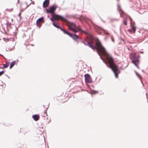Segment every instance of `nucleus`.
Segmentation results:
<instances>
[{
    "label": "nucleus",
    "instance_id": "f257e3e1",
    "mask_svg": "<svg viewBox=\"0 0 148 148\" xmlns=\"http://www.w3.org/2000/svg\"><path fill=\"white\" fill-rule=\"evenodd\" d=\"M93 43L92 40L90 42L85 41L83 42L85 45H88L93 49H95L100 58L103 62L107 65V63L109 64V67L114 72L115 77H118V74L120 73V71L117 66L114 63L112 57L107 53L105 49L102 46L99 41L96 42L95 46H93L92 44Z\"/></svg>",
    "mask_w": 148,
    "mask_h": 148
},
{
    "label": "nucleus",
    "instance_id": "f03ea898",
    "mask_svg": "<svg viewBox=\"0 0 148 148\" xmlns=\"http://www.w3.org/2000/svg\"><path fill=\"white\" fill-rule=\"evenodd\" d=\"M51 15L52 17L50 19L53 22L55 21H58L59 19H60L62 21L65 22L69 28L75 33L80 31L82 32H84L85 34L86 33V32L82 30L80 27H77L74 23L69 21L62 16L56 14Z\"/></svg>",
    "mask_w": 148,
    "mask_h": 148
},
{
    "label": "nucleus",
    "instance_id": "7ed1b4c3",
    "mask_svg": "<svg viewBox=\"0 0 148 148\" xmlns=\"http://www.w3.org/2000/svg\"><path fill=\"white\" fill-rule=\"evenodd\" d=\"M130 58L132 62L138 69H139L138 66L137 65V64L139 62L138 60V58L139 57V56L135 53H132L130 54Z\"/></svg>",
    "mask_w": 148,
    "mask_h": 148
},
{
    "label": "nucleus",
    "instance_id": "20e7f679",
    "mask_svg": "<svg viewBox=\"0 0 148 148\" xmlns=\"http://www.w3.org/2000/svg\"><path fill=\"white\" fill-rule=\"evenodd\" d=\"M118 10L120 14V16L121 17H123L124 19V21L123 22V23L125 25H127V17L125 15L123 14V16L121 15V13H122V11L121 9V7L119 5H118Z\"/></svg>",
    "mask_w": 148,
    "mask_h": 148
},
{
    "label": "nucleus",
    "instance_id": "39448f33",
    "mask_svg": "<svg viewBox=\"0 0 148 148\" xmlns=\"http://www.w3.org/2000/svg\"><path fill=\"white\" fill-rule=\"evenodd\" d=\"M64 34H66L68 35L70 37L72 38L73 39L75 40L77 39H80V38L79 36L78 35H76L75 34L73 35H72L71 34L69 33L67 31H66L65 29L63 31Z\"/></svg>",
    "mask_w": 148,
    "mask_h": 148
},
{
    "label": "nucleus",
    "instance_id": "423d86ee",
    "mask_svg": "<svg viewBox=\"0 0 148 148\" xmlns=\"http://www.w3.org/2000/svg\"><path fill=\"white\" fill-rule=\"evenodd\" d=\"M56 9V7L53 5L49 8V9H46V12L47 13H50L51 14H55L54 13Z\"/></svg>",
    "mask_w": 148,
    "mask_h": 148
},
{
    "label": "nucleus",
    "instance_id": "0eeeda50",
    "mask_svg": "<svg viewBox=\"0 0 148 148\" xmlns=\"http://www.w3.org/2000/svg\"><path fill=\"white\" fill-rule=\"evenodd\" d=\"M84 77L86 82H87L89 83H91L92 82V79L89 74H86L85 75Z\"/></svg>",
    "mask_w": 148,
    "mask_h": 148
},
{
    "label": "nucleus",
    "instance_id": "6e6552de",
    "mask_svg": "<svg viewBox=\"0 0 148 148\" xmlns=\"http://www.w3.org/2000/svg\"><path fill=\"white\" fill-rule=\"evenodd\" d=\"M49 0H45L43 3V7L44 8L47 7L49 5Z\"/></svg>",
    "mask_w": 148,
    "mask_h": 148
},
{
    "label": "nucleus",
    "instance_id": "1a4fd4ad",
    "mask_svg": "<svg viewBox=\"0 0 148 148\" xmlns=\"http://www.w3.org/2000/svg\"><path fill=\"white\" fill-rule=\"evenodd\" d=\"M128 31L131 33H135L136 30V27L134 25L132 27V29H128Z\"/></svg>",
    "mask_w": 148,
    "mask_h": 148
},
{
    "label": "nucleus",
    "instance_id": "9d476101",
    "mask_svg": "<svg viewBox=\"0 0 148 148\" xmlns=\"http://www.w3.org/2000/svg\"><path fill=\"white\" fill-rule=\"evenodd\" d=\"M32 118L34 121H37L39 119V116L38 114H35L32 116Z\"/></svg>",
    "mask_w": 148,
    "mask_h": 148
},
{
    "label": "nucleus",
    "instance_id": "9b49d317",
    "mask_svg": "<svg viewBox=\"0 0 148 148\" xmlns=\"http://www.w3.org/2000/svg\"><path fill=\"white\" fill-rule=\"evenodd\" d=\"M52 24L56 27L59 29L60 28V27L58 25V23L57 22H55L52 23Z\"/></svg>",
    "mask_w": 148,
    "mask_h": 148
},
{
    "label": "nucleus",
    "instance_id": "f8f14e48",
    "mask_svg": "<svg viewBox=\"0 0 148 148\" xmlns=\"http://www.w3.org/2000/svg\"><path fill=\"white\" fill-rule=\"evenodd\" d=\"M16 61H13L11 63L10 66V69H11L13 66L16 63Z\"/></svg>",
    "mask_w": 148,
    "mask_h": 148
},
{
    "label": "nucleus",
    "instance_id": "ddd939ff",
    "mask_svg": "<svg viewBox=\"0 0 148 148\" xmlns=\"http://www.w3.org/2000/svg\"><path fill=\"white\" fill-rule=\"evenodd\" d=\"M23 131H24V133H27L29 131V130L28 129L26 128H25L24 129Z\"/></svg>",
    "mask_w": 148,
    "mask_h": 148
},
{
    "label": "nucleus",
    "instance_id": "4468645a",
    "mask_svg": "<svg viewBox=\"0 0 148 148\" xmlns=\"http://www.w3.org/2000/svg\"><path fill=\"white\" fill-rule=\"evenodd\" d=\"M9 63H6L5 64H4L3 65V68H7L9 65Z\"/></svg>",
    "mask_w": 148,
    "mask_h": 148
},
{
    "label": "nucleus",
    "instance_id": "2eb2a0df",
    "mask_svg": "<svg viewBox=\"0 0 148 148\" xmlns=\"http://www.w3.org/2000/svg\"><path fill=\"white\" fill-rule=\"evenodd\" d=\"M100 28L101 29H102L103 31L104 32V33L105 34L107 35L109 34V33L108 32H106L105 30H104V29H103L101 28Z\"/></svg>",
    "mask_w": 148,
    "mask_h": 148
},
{
    "label": "nucleus",
    "instance_id": "dca6fc26",
    "mask_svg": "<svg viewBox=\"0 0 148 148\" xmlns=\"http://www.w3.org/2000/svg\"><path fill=\"white\" fill-rule=\"evenodd\" d=\"M36 23L38 27H40L41 25H40V22H38V21H37L36 22Z\"/></svg>",
    "mask_w": 148,
    "mask_h": 148
},
{
    "label": "nucleus",
    "instance_id": "f3484780",
    "mask_svg": "<svg viewBox=\"0 0 148 148\" xmlns=\"http://www.w3.org/2000/svg\"><path fill=\"white\" fill-rule=\"evenodd\" d=\"M135 73H136L137 75V77L139 78V79H140L141 77V76L139 75L138 74V73L136 72H135Z\"/></svg>",
    "mask_w": 148,
    "mask_h": 148
},
{
    "label": "nucleus",
    "instance_id": "a211bd4d",
    "mask_svg": "<svg viewBox=\"0 0 148 148\" xmlns=\"http://www.w3.org/2000/svg\"><path fill=\"white\" fill-rule=\"evenodd\" d=\"M135 73H136L137 75V77L139 78V79H140L141 77V76L139 75L138 74V73L136 72H135Z\"/></svg>",
    "mask_w": 148,
    "mask_h": 148
},
{
    "label": "nucleus",
    "instance_id": "6ab92c4d",
    "mask_svg": "<svg viewBox=\"0 0 148 148\" xmlns=\"http://www.w3.org/2000/svg\"><path fill=\"white\" fill-rule=\"evenodd\" d=\"M119 20L116 18H113L111 19V21L112 22H113L114 21H118Z\"/></svg>",
    "mask_w": 148,
    "mask_h": 148
},
{
    "label": "nucleus",
    "instance_id": "aec40b11",
    "mask_svg": "<svg viewBox=\"0 0 148 148\" xmlns=\"http://www.w3.org/2000/svg\"><path fill=\"white\" fill-rule=\"evenodd\" d=\"M91 92L92 94H95L96 93H97V92L94 90H92Z\"/></svg>",
    "mask_w": 148,
    "mask_h": 148
},
{
    "label": "nucleus",
    "instance_id": "412c9836",
    "mask_svg": "<svg viewBox=\"0 0 148 148\" xmlns=\"http://www.w3.org/2000/svg\"><path fill=\"white\" fill-rule=\"evenodd\" d=\"M43 17H42L40 18H39L38 19V20H37L39 22H40V21H41V20H42L43 19Z\"/></svg>",
    "mask_w": 148,
    "mask_h": 148
},
{
    "label": "nucleus",
    "instance_id": "4be33fe9",
    "mask_svg": "<svg viewBox=\"0 0 148 148\" xmlns=\"http://www.w3.org/2000/svg\"><path fill=\"white\" fill-rule=\"evenodd\" d=\"M4 73V71H2L0 72V76L2 75Z\"/></svg>",
    "mask_w": 148,
    "mask_h": 148
},
{
    "label": "nucleus",
    "instance_id": "5701e85b",
    "mask_svg": "<svg viewBox=\"0 0 148 148\" xmlns=\"http://www.w3.org/2000/svg\"><path fill=\"white\" fill-rule=\"evenodd\" d=\"M11 25V23H9L8 22H7V25H8V26H10Z\"/></svg>",
    "mask_w": 148,
    "mask_h": 148
},
{
    "label": "nucleus",
    "instance_id": "b1692460",
    "mask_svg": "<svg viewBox=\"0 0 148 148\" xmlns=\"http://www.w3.org/2000/svg\"><path fill=\"white\" fill-rule=\"evenodd\" d=\"M111 40H112V41H113V42H114V38L112 36H111Z\"/></svg>",
    "mask_w": 148,
    "mask_h": 148
},
{
    "label": "nucleus",
    "instance_id": "393cba45",
    "mask_svg": "<svg viewBox=\"0 0 148 148\" xmlns=\"http://www.w3.org/2000/svg\"><path fill=\"white\" fill-rule=\"evenodd\" d=\"M59 29H60V30H61L63 32L65 30L64 29L60 27V28H59Z\"/></svg>",
    "mask_w": 148,
    "mask_h": 148
},
{
    "label": "nucleus",
    "instance_id": "a878e982",
    "mask_svg": "<svg viewBox=\"0 0 148 148\" xmlns=\"http://www.w3.org/2000/svg\"><path fill=\"white\" fill-rule=\"evenodd\" d=\"M25 4L27 5V7H26V8H27V7H28V6L31 4V3H30L29 5H28V4L27 3H25Z\"/></svg>",
    "mask_w": 148,
    "mask_h": 148
},
{
    "label": "nucleus",
    "instance_id": "bb28decb",
    "mask_svg": "<svg viewBox=\"0 0 148 148\" xmlns=\"http://www.w3.org/2000/svg\"><path fill=\"white\" fill-rule=\"evenodd\" d=\"M130 22L131 23V22H132V19L130 17Z\"/></svg>",
    "mask_w": 148,
    "mask_h": 148
},
{
    "label": "nucleus",
    "instance_id": "cd10ccee",
    "mask_svg": "<svg viewBox=\"0 0 148 148\" xmlns=\"http://www.w3.org/2000/svg\"><path fill=\"white\" fill-rule=\"evenodd\" d=\"M21 13H20L19 14V17L20 18H21Z\"/></svg>",
    "mask_w": 148,
    "mask_h": 148
},
{
    "label": "nucleus",
    "instance_id": "c85d7f7f",
    "mask_svg": "<svg viewBox=\"0 0 148 148\" xmlns=\"http://www.w3.org/2000/svg\"><path fill=\"white\" fill-rule=\"evenodd\" d=\"M140 52L141 53H143V51H140Z\"/></svg>",
    "mask_w": 148,
    "mask_h": 148
},
{
    "label": "nucleus",
    "instance_id": "c756f323",
    "mask_svg": "<svg viewBox=\"0 0 148 148\" xmlns=\"http://www.w3.org/2000/svg\"><path fill=\"white\" fill-rule=\"evenodd\" d=\"M19 0H18V1H17V3H18L19 2Z\"/></svg>",
    "mask_w": 148,
    "mask_h": 148
},
{
    "label": "nucleus",
    "instance_id": "7c9ffc66",
    "mask_svg": "<svg viewBox=\"0 0 148 148\" xmlns=\"http://www.w3.org/2000/svg\"><path fill=\"white\" fill-rule=\"evenodd\" d=\"M13 9H11L10 10V11H12V10Z\"/></svg>",
    "mask_w": 148,
    "mask_h": 148
},
{
    "label": "nucleus",
    "instance_id": "2f4dec72",
    "mask_svg": "<svg viewBox=\"0 0 148 148\" xmlns=\"http://www.w3.org/2000/svg\"><path fill=\"white\" fill-rule=\"evenodd\" d=\"M11 20L12 21H13V19H11Z\"/></svg>",
    "mask_w": 148,
    "mask_h": 148
},
{
    "label": "nucleus",
    "instance_id": "473e14b6",
    "mask_svg": "<svg viewBox=\"0 0 148 148\" xmlns=\"http://www.w3.org/2000/svg\"><path fill=\"white\" fill-rule=\"evenodd\" d=\"M1 69H3L4 68H3V67H1Z\"/></svg>",
    "mask_w": 148,
    "mask_h": 148
},
{
    "label": "nucleus",
    "instance_id": "72a5a7b5",
    "mask_svg": "<svg viewBox=\"0 0 148 148\" xmlns=\"http://www.w3.org/2000/svg\"><path fill=\"white\" fill-rule=\"evenodd\" d=\"M21 12H22V10H21Z\"/></svg>",
    "mask_w": 148,
    "mask_h": 148
},
{
    "label": "nucleus",
    "instance_id": "f704fd0d",
    "mask_svg": "<svg viewBox=\"0 0 148 148\" xmlns=\"http://www.w3.org/2000/svg\"><path fill=\"white\" fill-rule=\"evenodd\" d=\"M31 1H32V0H30Z\"/></svg>",
    "mask_w": 148,
    "mask_h": 148
},
{
    "label": "nucleus",
    "instance_id": "c9c22d12",
    "mask_svg": "<svg viewBox=\"0 0 148 148\" xmlns=\"http://www.w3.org/2000/svg\"><path fill=\"white\" fill-rule=\"evenodd\" d=\"M117 1H118L119 0H117Z\"/></svg>",
    "mask_w": 148,
    "mask_h": 148
}]
</instances>
